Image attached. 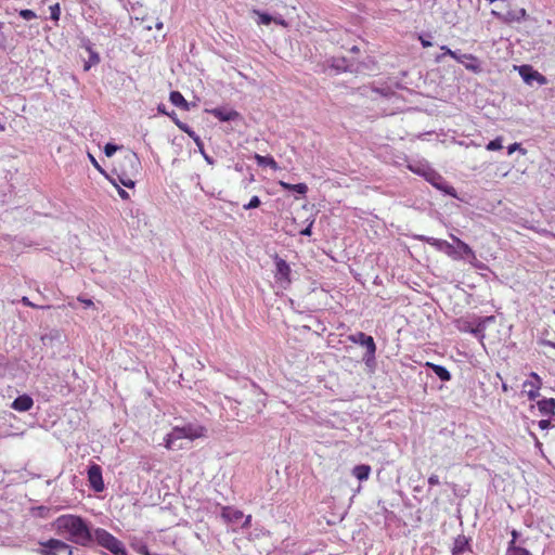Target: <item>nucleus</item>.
Segmentation results:
<instances>
[{"mask_svg":"<svg viewBox=\"0 0 555 555\" xmlns=\"http://www.w3.org/2000/svg\"><path fill=\"white\" fill-rule=\"evenodd\" d=\"M53 528L59 535L77 545L90 546L93 543V531L80 516L61 515L54 520Z\"/></svg>","mask_w":555,"mask_h":555,"instance_id":"f257e3e1","label":"nucleus"},{"mask_svg":"<svg viewBox=\"0 0 555 555\" xmlns=\"http://www.w3.org/2000/svg\"><path fill=\"white\" fill-rule=\"evenodd\" d=\"M140 166L138 155L133 152H128L121 158L118 167L114 168L113 176L109 178L111 182L114 185H117V182H119L128 189H133L135 185L133 178L139 173Z\"/></svg>","mask_w":555,"mask_h":555,"instance_id":"f03ea898","label":"nucleus"},{"mask_svg":"<svg viewBox=\"0 0 555 555\" xmlns=\"http://www.w3.org/2000/svg\"><path fill=\"white\" fill-rule=\"evenodd\" d=\"M205 431L206 429L197 424L176 426L169 434H167L165 438V447L170 450H180L183 448V439L193 441L197 438L204 437Z\"/></svg>","mask_w":555,"mask_h":555,"instance_id":"7ed1b4c3","label":"nucleus"},{"mask_svg":"<svg viewBox=\"0 0 555 555\" xmlns=\"http://www.w3.org/2000/svg\"><path fill=\"white\" fill-rule=\"evenodd\" d=\"M92 534L93 541H95L100 546L112 552L114 555H128L122 542L105 529L96 528L93 530Z\"/></svg>","mask_w":555,"mask_h":555,"instance_id":"20e7f679","label":"nucleus"},{"mask_svg":"<svg viewBox=\"0 0 555 555\" xmlns=\"http://www.w3.org/2000/svg\"><path fill=\"white\" fill-rule=\"evenodd\" d=\"M349 340L353 344L365 347L366 352L363 357L364 362L370 365L375 360L376 345L372 336L366 335L363 332H357L349 336Z\"/></svg>","mask_w":555,"mask_h":555,"instance_id":"39448f33","label":"nucleus"},{"mask_svg":"<svg viewBox=\"0 0 555 555\" xmlns=\"http://www.w3.org/2000/svg\"><path fill=\"white\" fill-rule=\"evenodd\" d=\"M40 555H73V547L59 539H50L40 543Z\"/></svg>","mask_w":555,"mask_h":555,"instance_id":"423d86ee","label":"nucleus"},{"mask_svg":"<svg viewBox=\"0 0 555 555\" xmlns=\"http://www.w3.org/2000/svg\"><path fill=\"white\" fill-rule=\"evenodd\" d=\"M275 282L282 287L286 288L291 284V267L282 259L275 258Z\"/></svg>","mask_w":555,"mask_h":555,"instance_id":"0eeeda50","label":"nucleus"},{"mask_svg":"<svg viewBox=\"0 0 555 555\" xmlns=\"http://www.w3.org/2000/svg\"><path fill=\"white\" fill-rule=\"evenodd\" d=\"M88 480L91 488L95 492H101L104 490V481L102 477V468L98 464H92L88 468Z\"/></svg>","mask_w":555,"mask_h":555,"instance_id":"6e6552de","label":"nucleus"},{"mask_svg":"<svg viewBox=\"0 0 555 555\" xmlns=\"http://www.w3.org/2000/svg\"><path fill=\"white\" fill-rule=\"evenodd\" d=\"M427 181H429L436 189L442 191L444 194H448L452 197H456L455 189L450 185L440 175L435 171H430L427 177Z\"/></svg>","mask_w":555,"mask_h":555,"instance_id":"1a4fd4ad","label":"nucleus"},{"mask_svg":"<svg viewBox=\"0 0 555 555\" xmlns=\"http://www.w3.org/2000/svg\"><path fill=\"white\" fill-rule=\"evenodd\" d=\"M531 379L526 380L522 385L525 392L527 393L530 400H535L540 396V388L542 386V380L540 376L532 372L530 374Z\"/></svg>","mask_w":555,"mask_h":555,"instance_id":"9d476101","label":"nucleus"},{"mask_svg":"<svg viewBox=\"0 0 555 555\" xmlns=\"http://www.w3.org/2000/svg\"><path fill=\"white\" fill-rule=\"evenodd\" d=\"M207 112L220 121H234L241 118L237 111L229 107H215Z\"/></svg>","mask_w":555,"mask_h":555,"instance_id":"9b49d317","label":"nucleus"},{"mask_svg":"<svg viewBox=\"0 0 555 555\" xmlns=\"http://www.w3.org/2000/svg\"><path fill=\"white\" fill-rule=\"evenodd\" d=\"M452 241L456 244V249L460 250L461 254H463V259L468 260V262L475 267L477 266V257L475 251L469 247L468 244L456 237L455 235H450Z\"/></svg>","mask_w":555,"mask_h":555,"instance_id":"f8f14e48","label":"nucleus"},{"mask_svg":"<svg viewBox=\"0 0 555 555\" xmlns=\"http://www.w3.org/2000/svg\"><path fill=\"white\" fill-rule=\"evenodd\" d=\"M167 115L172 119V121L176 124V126L181 131H183L190 138H192L194 140V142L196 143V145L202 149L203 144H202L201 138L186 124H184L181 120H179L178 117H177V114L175 112L168 113Z\"/></svg>","mask_w":555,"mask_h":555,"instance_id":"ddd939ff","label":"nucleus"},{"mask_svg":"<svg viewBox=\"0 0 555 555\" xmlns=\"http://www.w3.org/2000/svg\"><path fill=\"white\" fill-rule=\"evenodd\" d=\"M519 74L521 75L522 79L528 83H530L532 80H537L539 81L540 85H543L546 81V78L543 75H541L538 72L531 70V68L528 66H521L519 69Z\"/></svg>","mask_w":555,"mask_h":555,"instance_id":"4468645a","label":"nucleus"},{"mask_svg":"<svg viewBox=\"0 0 555 555\" xmlns=\"http://www.w3.org/2000/svg\"><path fill=\"white\" fill-rule=\"evenodd\" d=\"M441 50H443L444 53L440 54V55H438L436 57V62L437 63H440L443 60L444 55H450L452 59H454L459 63H464V60L476 61V57L474 55H472V54H459L457 52L450 50L447 46H442Z\"/></svg>","mask_w":555,"mask_h":555,"instance_id":"2eb2a0df","label":"nucleus"},{"mask_svg":"<svg viewBox=\"0 0 555 555\" xmlns=\"http://www.w3.org/2000/svg\"><path fill=\"white\" fill-rule=\"evenodd\" d=\"M221 517L227 522L235 524V522H237L238 520H241L244 517V514L240 509L233 508L231 506H225V507L222 508Z\"/></svg>","mask_w":555,"mask_h":555,"instance_id":"dca6fc26","label":"nucleus"},{"mask_svg":"<svg viewBox=\"0 0 555 555\" xmlns=\"http://www.w3.org/2000/svg\"><path fill=\"white\" fill-rule=\"evenodd\" d=\"M33 404H34L33 399L27 395H23V396L17 397L13 401L11 406L18 412H26L31 409Z\"/></svg>","mask_w":555,"mask_h":555,"instance_id":"f3484780","label":"nucleus"},{"mask_svg":"<svg viewBox=\"0 0 555 555\" xmlns=\"http://www.w3.org/2000/svg\"><path fill=\"white\" fill-rule=\"evenodd\" d=\"M495 318L493 315L481 318L476 327L470 330V333L482 340L485 338V331L488 323L494 322Z\"/></svg>","mask_w":555,"mask_h":555,"instance_id":"a211bd4d","label":"nucleus"},{"mask_svg":"<svg viewBox=\"0 0 555 555\" xmlns=\"http://www.w3.org/2000/svg\"><path fill=\"white\" fill-rule=\"evenodd\" d=\"M539 411L541 414L545 416H552L555 414V399H542L537 403Z\"/></svg>","mask_w":555,"mask_h":555,"instance_id":"6ab92c4d","label":"nucleus"},{"mask_svg":"<svg viewBox=\"0 0 555 555\" xmlns=\"http://www.w3.org/2000/svg\"><path fill=\"white\" fill-rule=\"evenodd\" d=\"M417 238L434 246L437 250L444 253L446 248H449V242L436 237L418 235Z\"/></svg>","mask_w":555,"mask_h":555,"instance_id":"aec40b11","label":"nucleus"},{"mask_svg":"<svg viewBox=\"0 0 555 555\" xmlns=\"http://www.w3.org/2000/svg\"><path fill=\"white\" fill-rule=\"evenodd\" d=\"M426 365L433 370L436 376L442 382H449L451 379L450 372L442 365L427 362Z\"/></svg>","mask_w":555,"mask_h":555,"instance_id":"412c9836","label":"nucleus"},{"mask_svg":"<svg viewBox=\"0 0 555 555\" xmlns=\"http://www.w3.org/2000/svg\"><path fill=\"white\" fill-rule=\"evenodd\" d=\"M169 100L173 105H176L184 111H189V108H190L188 101L184 99V96L179 91H171L170 95H169Z\"/></svg>","mask_w":555,"mask_h":555,"instance_id":"4be33fe9","label":"nucleus"},{"mask_svg":"<svg viewBox=\"0 0 555 555\" xmlns=\"http://www.w3.org/2000/svg\"><path fill=\"white\" fill-rule=\"evenodd\" d=\"M526 16V10L519 9L517 11H507L505 14L501 15V18L506 23L519 22Z\"/></svg>","mask_w":555,"mask_h":555,"instance_id":"5701e85b","label":"nucleus"},{"mask_svg":"<svg viewBox=\"0 0 555 555\" xmlns=\"http://www.w3.org/2000/svg\"><path fill=\"white\" fill-rule=\"evenodd\" d=\"M280 185L285 191H293L300 195H305L308 192V186L305 183L291 184L284 181H280Z\"/></svg>","mask_w":555,"mask_h":555,"instance_id":"b1692460","label":"nucleus"},{"mask_svg":"<svg viewBox=\"0 0 555 555\" xmlns=\"http://www.w3.org/2000/svg\"><path fill=\"white\" fill-rule=\"evenodd\" d=\"M371 467L369 465H357L352 469L353 476L359 480H366L370 476Z\"/></svg>","mask_w":555,"mask_h":555,"instance_id":"393cba45","label":"nucleus"},{"mask_svg":"<svg viewBox=\"0 0 555 555\" xmlns=\"http://www.w3.org/2000/svg\"><path fill=\"white\" fill-rule=\"evenodd\" d=\"M255 159L258 166H268L271 167L272 169H278V164L271 156H262L256 154Z\"/></svg>","mask_w":555,"mask_h":555,"instance_id":"a878e982","label":"nucleus"},{"mask_svg":"<svg viewBox=\"0 0 555 555\" xmlns=\"http://www.w3.org/2000/svg\"><path fill=\"white\" fill-rule=\"evenodd\" d=\"M506 555H532L527 548L521 545H514V541L508 543Z\"/></svg>","mask_w":555,"mask_h":555,"instance_id":"bb28decb","label":"nucleus"},{"mask_svg":"<svg viewBox=\"0 0 555 555\" xmlns=\"http://www.w3.org/2000/svg\"><path fill=\"white\" fill-rule=\"evenodd\" d=\"M88 50L90 52V56H89V60L83 65L85 72H88L91 68V66L96 65L100 62L99 54L96 52H94L93 50H91L90 48Z\"/></svg>","mask_w":555,"mask_h":555,"instance_id":"cd10ccee","label":"nucleus"},{"mask_svg":"<svg viewBox=\"0 0 555 555\" xmlns=\"http://www.w3.org/2000/svg\"><path fill=\"white\" fill-rule=\"evenodd\" d=\"M444 254L453 260H463V254L456 249V246L449 243V248L444 249Z\"/></svg>","mask_w":555,"mask_h":555,"instance_id":"c85d7f7f","label":"nucleus"},{"mask_svg":"<svg viewBox=\"0 0 555 555\" xmlns=\"http://www.w3.org/2000/svg\"><path fill=\"white\" fill-rule=\"evenodd\" d=\"M502 143H503V138L502 137H498L494 140L490 141L487 144L486 149L488 151H499V150H501L503 147Z\"/></svg>","mask_w":555,"mask_h":555,"instance_id":"c756f323","label":"nucleus"},{"mask_svg":"<svg viewBox=\"0 0 555 555\" xmlns=\"http://www.w3.org/2000/svg\"><path fill=\"white\" fill-rule=\"evenodd\" d=\"M409 168L413 172L424 176L426 179L429 176V172L433 171L431 169L427 168L426 166L414 167V166L410 165Z\"/></svg>","mask_w":555,"mask_h":555,"instance_id":"7c9ffc66","label":"nucleus"},{"mask_svg":"<svg viewBox=\"0 0 555 555\" xmlns=\"http://www.w3.org/2000/svg\"><path fill=\"white\" fill-rule=\"evenodd\" d=\"M119 149H121V146L115 145L113 143H107L104 146V153L107 157H112L115 154V152L118 151Z\"/></svg>","mask_w":555,"mask_h":555,"instance_id":"2f4dec72","label":"nucleus"},{"mask_svg":"<svg viewBox=\"0 0 555 555\" xmlns=\"http://www.w3.org/2000/svg\"><path fill=\"white\" fill-rule=\"evenodd\" d=\"M260 204H261L260 198L258 196H253L250 198V201L248 202V204H245L243 207H244V209L249 210V209L259 207Z\"/></svg>","mask_w":555,"mask_h":555,"instance_id":"473e14b6","label":"nucleus"},{"mask_svg":"<svg viewBox=\"0 0 555 555\" xmlns=\"http://www.w3.org/2000/svg\"><path fill=\"white\" fill-rule=\"evenodd\" d=\"M61 14L60 5L56 3L50 7V17L53 21H59Z\"/></svg>","mask_w":555,"mask_h":555,"instance_id":"72a5a7b5","label":"nucleus"},{"mask_svg":"<svg viewBox=\"0 0 555 555\" xmlns=\"http://www.w3.org/2000/svg\"><path fill=\"white\" fill-rule=\"evenodd\" d=\"M20 15L26 20V21H30V20H34L36 17V13L31 10H28V9H25V10H22L20 12Z\"/></svg>","mask_w":555,"mask_h":555,"instance_id":"f704fd0d","label":"nucleus"},{"mask_svg":"<svg viewBox=\"0 0 555 555\" xmlns=\"http://www.w3.org/2000/svg\"><path fill=\"white\" fill-rule=\"evenodd\" d=\"M260 24L269 25L272 21V17L266 13H259Z\"/></svg>","mask_w":555,"mask_h":555,"instance_id":"c9c22d12","label":"nucleus"},{"mask_svg":"<svg viewBox=\"0 0 555 555\" xmlns=\"http://www.w3.org/2000/svg\"><path fill=\"white\" fill-rule=\"evenodd\" d=\"M312 225H313V220H311V221L309 222V224H308L304 230H301V231H300V234H301V235H305V236H310V235H311V233H312V232H311Z\"/></svg>","mask_w":555,"mask_h":555,"instance_id":"e433bc0d","label":"nucleus"},{"mask_svg":"<svg viewBox=\"0 0 555 555\" xmlns=\"http://www.w3.org/2000/svg\"><path fill=\"white\" fill-rule=\"evenodd\" d=\"M538 426L542 430L547 429L551 426V421L550 420H541V421H539Z\"/></svg>","mask_w":555,"mask_h":555,"instance_id":"4c0bfd02","label":"nucleus"},{"mask_svg":"<svg viewBox=\"0 0 555 555\" xmlns=\"http://www.w3.org/2000/svg\"><path fill=\"white\" fill-rule=\"evenodd\" d=\"M464 544H465V542L457 540L455 542V546L453 548V554L456 555L457 553H460L463 550Z\"/></svg>","mask_w":555,"mask_h":555,"instance_id":"58836bf2","label":"nucleus"},{"mask_svg":"<svg viewBox=\"0 0 555 555\" xmlns=\"http://www.w3.org/2000/svg\"><path fill=\"white\" fill-rule=\"evenodd\" d=\"M119 184H120V183H119V182H117V185H116V186H117V190H118V194H119V196H120L122 199H128V198H129V194H128L124 189H121V188L119 186Z\"/></svg>","mask_w":555,"mask_h":555,"instance_id":"ea45409f","label":"nucleus"},{"mask_svg":"<svg viewBox=\"0 0 555 555\" xmlns=\"http://www.w3.org/2000/svg\"><path fill=\"white\" fill-rule=\"evenodd\" d=\"M520 149V144L519 143H513L511 144L508 147H507V154L508 155H512L515 151L519 150Z\"/></svg>","mask_w":555,"mask_h":555,"instance_id":"a19ab883","label":"nucleus"},{"mask_svg":"<svg viewBox=\"0 0 555 555\" xmlns=\"http://www.w3.org/2000/svg\"><path fill=\"white\" fill-rule=\"evenodd\" d=\"M428 483H429L430 486H437V485H439V483H440V481H439V477H438L437 475H431V476H429V478H428Z\"/></svg>","mask_w":555,"mask_h":555,"instance_id":"79ce46f5","label":"nucleus"},{"mask_svg":"<svg viewBox=\"0 0 555 555\" xmlns=\"http://www.w3.org/2000/svg\"><path fill=\"white\" fill-rule=\"evenodd\" d=\"M78 300L81 301L85 305V307L93 306V301L91 299H86V298L79 297Z\"/></svg>","mask_w":555,"mask_h":555,"instance_id":"37998d69","label":"nucleus"},{"mask_svg":"<svg viewBox=\"0 0 555 555\" xmlns=\"http://www.w3.org/2000/svg\"><path fill=\"white\" fill-rule=\"evenodd\" d=\"M89 159H90V162L92 163V165H93L96 169H99L100 171H102V169H101L100 165L98 164V162H96V159L93 157V155L89 154Z\"/></svg>","mask_w":555,"mask_h":555,"instance_id":"c03bdc74","label":"nucleus"},{"mask_svg":"<svg viewBox=\"0 0 555 555\" xmlns=\"http://www.w3.org/2000/svg\"><path fill=\"white\" fill-rule=\"evenodd\" d=\"M22 302L24 306H27V307H36L29 299L28 297H23L22 298Z\"/></svg>","mask_w":555,"mask_h":555,"instance_id":"a18cd8bd","label":"nucleus"},{"mask_svg":"<svg viewBox=\"0 0 555 555\" xmlns=\"http://www.w3.org/2000/svg\"><path fill=\"white\" fill-rule=\"evenodd\" d=\"M250 521H251V516L250 515L246 516L242 527L243 528H248L250 526Z\"/></svg>","mask_w":555,"mask_h":555,"instance_id":"49530a36","label":"nucleus"},{"mask_svg":"<svg viewBox=\"0 0 555 555\" xmlns=\"http://www.w3.org/2000/svg\"><path fill=\"white\" fill-rule=\"evenodd\" d=\"M511 534H512V541H514V545H517L516 541H517L518 535H519L518 531L514 529V530H512Z\"/></svg>","mask_w":555,"mask_h":555,"instance_id":"de8ad7c7","label":"nucleus"},{"mask_svg":"<svg viewBox=\"0 0 555 555\" xmlns=\"http://www.w3.org/2000/svg\"><path fill=\"white\" fill-rule=\"evenodd\" d=\"M420 40H421V43H422V46H423L424 48H427V47H431V46H433V43H431L429 40H426V39H424V38H422V37L420 38Z\"/></svg>","mask_w":555,"mask_h":555,"instance_id":"09e8293b","label":"nucleus"},{"mask_svg":"<svg viewBox=\"0 0 555 555\" xmlns=\"http://www.w3.org/2000/svg\"><path fill=\"white\" fill-rule=\"evenodd\" d=\"M139 552L143 555H151L146 546L140 547Z\"/></svg>","mask_w":555,"mask_h":555,"instance_id":"8fccbe9b","label":"nucleus"},{"mask_svg":"<svg viewBox=\"0 0 555 555\" xmlns=\"http://www.w3.org/2000/svg\"><path fill=\"white\" fill-rule=\"evenodd\" d=\"M467 69L476 70L478 66L472 65V63L465 64Z\"/></svg>","mask_w":555,"mask_h":555,"instance_id":"3c124183","label":"nucleus"},{"mask_svg":"<svg viewBox=\"0 0 555 555\" xmlns=\"http://www.w3.org/2000/svg\"><path fill=\"white\" fill-rule=\"evenodd\" d=\"M158 112L166 115L168 114L165 109V105H158Z\"/></svg>","mask_w":555,"mask_h":555,"instance_id":"603ef678","label":"nucleus"},{"mask_svg":"<svg viewBox=\"0 0 555 555\" xmlns=\"http://www.w3.org/2000/svg\"><path fill=\"white\" fill-rule=\"evenodd\" d=\"M163 26H164L163 22H157V23L155 24V27H156L157 29H162V28H163Z\"/></svg>","mask_w":555,"mask_h":555,"instance_id":"864d4df0","label":"nucleus"},{"mask_svg":"<svg viewBox=\"0 0 555 555\" xmlns=\"http://www.w3.org/2000/svg\"><path fill=\"white\" fill-rule=\"evenodd\" d=\"M204 156H205V159H206V162H207V163L212 164V160H211V158H210V157H208V156H207V155H205V154H204Z\"/></svg>","mask_w":555,"mask_h":555,"instance_id":"5fc2aeb1","label":"nucleus"},{"mask_svg":"<svg viewBox=\"0 0 555 555\" xmlns=\"http://www.w3.org/2000/svg\"><path fill=\"white\" fill-rule=\"evenodd\" d=\"M530 436H531L535 441H538L537 436H535L533 433H530ZM537 443L539 444V442H537Z\"/></svg>","mask_w":555,"mask_h":555,"instance_id":"6e6d98bb","label":"nucleus"},{"mask_svg":"<svg viewBox=\"0 0 555 555\" xmlns=\"http://www.w3.org/2000/svg\"><path fill=\"white\" fill-rule=\"evenodd\" d=\"M502 388H503V391H507V386H506V384H503Z\"/></svg>","mask_w":555,"mask_h":555,"instance_id":"4d7b16f0","label":"nucleus"},{"mask_svg":"<svg viewBox=\"0 0 555 555\" xmlns=\"http://www.w3.org/2000/svg\"><path fill=\"white\" fill-rule=\"evenodd\" d=\"M551 346H552L553 348H555V344H551Z\"/></svg>","mask_w":555,"mask_h":555,"instance_id":"13d9d810","label":"nucleus"},{"mask_svg":"<svg viewBox=\"0 0 555 555\" xmlns=\"http://www.w3.org/2000/svg\"><path fill=\"white\" fill-rule=\"evenodd\" d=\"M0 130H3V127L0 125Z\"/></svg>","mask_w":555,"mask_h":555,"instance_id":"bf43d9fd","label":"nucleus"},{"mask_svg":"<svg viewBox=\"0 0 555 555\" xmlns=\"http://www.w3.org/2000/svg\"><path fill=\"white\" fill-rule=\"evenodd\" d=\"M554 314H555V310H554Z\"/></svg>","mask_w":555,"mask_h":555,"instance_id":"052dcab7","label":"nucleus"}]
</instances>
